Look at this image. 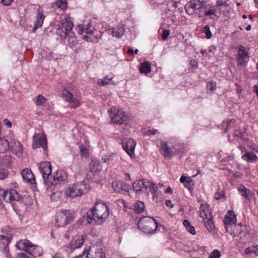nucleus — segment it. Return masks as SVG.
<instances>
[{"instance_id":"obj_1","label":"nucleus","mask_w":258,"mask_h":258,"mask_svg":"<svg viewBox=\"0 0 258 258\" xmlns=\"http://www.w3.org/2000/svg\"><path fill=\"white\" fill-rule=\"evenodd\" d=\"M87 215L89 223H92L94 220L99 224H101L109 215L108 208L102 202H97L94 206L87 212Z\"/></svg>"},{"instance_id":"obj_2","label":"nucleus","mask_w":258,"mask_h":258,"mask_svg":"<svg viewBox=\"0 0 258 258\" xmlns=\"http://www.w3.org/2000/svg\"><path fill=\"white\" fill-rule=\"evenodd\" d=\"M89 185L84 181L76 182L70 185L64 191V195L68 198H76L87 193L89 190Z\"/></svg>"},{"instance_id":"obj_3","label":"nucleus","mask_w":258,"mask_h":258,"mask_svg":"<svg viewBox=\"0 0 258 258\" xmlns=\"http://www.w3.org/2000/svg\"><path fill=\"white\" fill-rule=\"evenodd\" d=\"M17 246L19 249L26 251L35 257L40 256L42 252L40 247L26 239L20 240L17 243Z\"/></svg>"},{"instance_id":"obj_4","label":"nucleus","mask_w":258,"mask_h":258,"mask_svg":"<svg viewBox=\"0 0 258 258\" xmlns=\"http://www.w3.org/2000/svg\"><path fill=\"white\" fill-rule=\"evenodd\" d=\"M138 226L144 232L153 234L156 231L158 224L154 218L144 217L139 220Z\"/></svg>"},{"instance_id":"obj_5","label":"nucleus","mask_w":258,"mask_h":258,"mask_svg":"<svg viewBox=\"0 0 258 258\" xmlns=\"http://www.w3.org/2000/svg\"><path fill=\"white\" fill-rule=\"evenodd\" d=\"M73 24L68 17L62 19L58 25L56 33L61 38H66L67 35H72Z\"/></svg>"},{"instance_id":"obj_6","label":"nucleus","mask_w":258,"mask_h":258,"mask_svg":"<svg viewBox=\"0 0 258 258\" xmlns=\"http://www.w3.org/2000/svg\"><path fill=\"white\" fill-rule=\"evenodd\" d=\"M93 31V27L89 23L86 25L80 24L78 26V33L88 42L93 41L96 39Z\"/></svg>"},{"instance_id":"obj_7","label":"nucleus","mask_w":258,"mask_h":258,"mask_svg":"<svg viewBox=\"0 0 258 258\" xmlns=\"http://www.w3.org/2000/svg\"><path fill=\"white\" fill-rule=\"evenodd\" d=\"M72 219V213L68 210L62 211L57 213L55 216V222L57 227H62L70 223Z\"/></svg>"},{"instance_id":"obj_8","label":"nucleus","mask_w":258,"mask_h":258,"mask_svg":"<svg viewBox=\"0 0 258 258\" xmlns=\"http://www.w3.org/2000/svg\"><path fill=\"white\" fill-rule=\"evenodd\" d=\"M0 199L8 203L14 201H19L20 196L15 189H11L8 191L0 189Z\"/></svg>"},{"instance_id":"obj_9","label":"nucleus","mask_w":258,"mask_h":258,"mask_svg":"<svg viewBox=\"0 0 258 258\" xmlns=\"http://www.w3.org/2000/svg\"><path fill=\"white\" fill-rule=\"evenodd\" d=\"M39 170L42 175L44 183L49 178H51V167L50 163L48 162H43L38 165Z\"/></svg>"},{"instance_id":"obj_10","label":"nucleus","mask_w":258,"mask_h":258,"mask_svg":"<svg viewBox=\"0 0 258 258\" xmlns=\"http://www.w3.org/2000/svg\"><path fill=\"white\" fill-rule=\"evenodd\" d=\"M67 179L66 174L61 170H57L55 175L53 176L51 174V178H49L46 180V185L48 186L51 185H55L58 181H64Z\"/></svg>"},{"instance_id":"obj_11","label":"nucleus","mask_w":258,"mask_h":258,"mask_svg":"<svg viewBox=\"0 0 258 258\" xmlns=\"http://www.w3.org/2000/svg\"><path fill=\"white\" fill-rule=\"evenodd\" d=\"M248 61V55L246 51V48L241 45L238 48L237 53V64L238 66L243 67L246 65Z\"/></svg>"},{"instance_id":"obj_12","label":"nucleus","mask_w":258,"mask_h":258,"mask_svg":"<svg viewBox=\"0 0 258 258\" xmlns=\"http://www.w3.org/2000/svg\"><path fill=\"white\" fill-rule=\"evenodd\" d=\"M203 2L200 0H190L185 6L184 9L187 14L193 15L195 10L202 9Z\"/></svg>"},{"instance_id":"obj_13","label":"nucleus","mask_w":258,"mask_h":258,"mask_svg":"<svg viewBox=\"0 0 258 258\" xmlns=\"http://www.w3.org/2000/svg\"><path fill=\"white\" fill-rule=\"evenodd\" d=\"M32 146L34 149L42 147L45 149L47 147V141L44 135L42 134H35L33 136Z\"/></svg>"},{"instance_id":"obj_14","label":"nucleus","mask_w":258,"mask_h":258,"mask_svg":"<svg viewBox=\"0 0 258 258\" xmlns=\"http://www.w3.org/2000/svg\"><path fill=\"white\" fill-rule=\"evenodd\" d=\"M123 149L131 158L134 157V150L136 145V142L131 139L124 140L122 141Z\"/></svg>"},{"instance_id":"obj_15","label":"nucleus","mask_w":258,"mask_h":258,"mask_svg":"<svg viewBox=\"0 0 258 258\" xmlns=\"http://www.w3.org/2000/svg\"><path fill=\"white\" fill-rule=\"evenodd\" d=\"M236 218L235 215L232 211H228L225 216L224 224L227 232H229L231 227L235 226Z\"/></svg>"},{"instance_id":"obj_16","label":"nucleus","mask_w":258,"mask_h":258,"mask_svg":"<svg viewBox=\"0 0 258 258\" xmlns=\"http://www.w3.org/2000/svg\"><path fill=\"white\" fill-rule=\"evenodd\" d=\"M62 95L63 98L67 101L72 103L71 105V107L76 108L80 105V103L79 100L74 98L73 95L68 90L64 89L62 92Z\"/></svg>"},{"instance_id":"obj_17","label":"nucleus","mask_w":258,"mask_h":258,"mask_svg":"<svg viewBox=\"0 0 258 258\" xmlns=\"http://www.w3.org/2000/svg\"><path fill=\"white\" fill-rule=\"evenodd\" d=\"M127 120V116L123 111L118 110L117 112H115L114 109V123L123 124L125 123Z\"/></svg>"},{"instance_id":"obj_18","label":"nucleus","mask_w":258,"mask_h":258,"mask_svg":"<svg viewBox=\"0 0 258 258\" xmlns=\"http://www.w3.org/2000/svg\"><path fill=\"white\" fill-rule=\"evenodd\" d=\"M90 169L94 175H99L102 169L100 162L97 159H93L89 164Z\"/></svg>"},{"instance_id":"obj_19","label":"nucleus","mask_w":258,"mask_h":258,"mask_svg":"<svg viewBox=\"0 0 258 258\" xmlns=\"http://www.w3.org/2000/svg\"><path fill=\"white\" fill-rule=\"evenodd\" d=\"M238 190L240 194L248 201H250L254 197V194L244 186H240L239 187Z\"/></svg>"},{"instance_id":"obj_20","label":"nucleus","mask_w":258,"mask_h":258,"mask_svg":"<svg viewBox=\"0 0 258 258\" xmlns=\"http://www.w3.org/2000/svg\"><path fill=\"white\" fill-rule=\"evenodd\" d=\"M23 179L31 184L35 183V178L31 171L27 168L23 169L21 172Z\"/></svg>"},{"instance_id":"obj_21","label":"nucleus","mask_w":258,"mask_h":258,"mask_svg":"<svg viewBox=\"0 0 258 258\" xmlns=\"http://www.w3.org/2000/svg\"><path fill=\"white\" fill-rule=\"evenodd\" d=\"M200 217L204 220H206L207 218H212V216L211 212L209 211L208 207L206 205H201L200 210Z\"/></svg>"},{"instance_id":"obj_22","label":"nucleus","mask_w":258,"mask_h":258,"mask_svg":"<svg viewBox=\"0 0 258 258\" xmlns=\"http://www.w3.org/2000/svg\"><path fill=\"white\" fill-rule=\"evenodd\" d=\"M44 19V16H43L42 11L41 10H38L37 12L36 22L34 24V27L33 29V31H35L37 28L42 27Z\"/></svg>"},{"instance_id":"obj_23","label":"nucleus","mask_w":258,"mask_h":258,"mask_svg":"<svg viewBox=\"0 0 258 258\" xmlns=\"http://www.w3.org/2000/svg\"><path fill=\"white\" fill-rule=\"evenodd\" d=\"M74 33L72 35H67L64 38L68 42V45L73 49L76 50L78 48L79 44L76 37L74 36Z\"/></svg>"},{"instance_id":"obj_24","label":"nucleus","mask_w":258,"mask_h":258,"mask_svg":"<svg viewBox=\"0 0 258 258\" xmlns=\"http://www.w3.org/2000/svg\"><path fill=\"white\" fill-rule=\"evenodd\" d=\"M146 181L145 180H138L133 183V187L136 192L144 191L145 190V184Z\"/></svg>"},{"instance_id":"obj_25","label":"nucleus","mask_w":258,"mask_h":258,"mask_svg":"<svg viewBox=\"0 0 258 258\" xmlns=\"http://www.w3.org/2000/svg\"><path fill=\"white\" fill-rule=\"evenodd\" d=\"M242 159L248 162L255 163L258 160V157L252 152H246L242 156Z\"/></svg>"},{"instance_id":"obj_26","label":"nucleus","mask_w":258,"mask_h":258,"mask_svg":"<svg viewBox=\"0 0 258 258\" xmlns=\"http://www.w3.org/2000/svg\"><path fill=\"white\" fill-rule=\"evenodd\" d=\"M10 242L9 238L6 236L0 235V250H4L8 253V245Z\"/></svg>"},{"instance_id":"obj_27","label":"nucleus","mask_w":258,"mask_h":258,"mask_svg":"<svg viewBox=\"0 0 258 258\" xmlns=\"http://www.w3.org/2000/svg\"><path fill=\"white\" fill-rule=\"evenodd\" d=\"M126 185L122 181L118 180L116 181L115 186L114 187V190L116 192L121 193L127 190Z\"/></svg>"},{"instance_id":"obj_28","label":"nucleus","mask_w":258,"mask_h":258,"mask_svg":"<svg viewBox=\"0 0 258 258\" xmlns=\"http://www.w3.org/2000/svg\"><path fill=\"white\" fill-rule=\"evenodd\" d=\"M160 150L162 154L166 157L171 156V150L168 147L166 143L162 142L161 144Z\"/></svg>"},{"instance_id":"obj_29","label":"nucleus","mask_w":258,"mask_h":258,"mask_svg":"<svg viewBox=\"0 0 258 258\" xmlns=\"http://www.w3.org/2000/svg\"><path fill=\"white\" fill-rule=\"evenodd\" d=\"M149 189L150 191L152 194H155L158 190V186L154 183L147 181L145 184V190Z\"/></svg>"},{"instance_id":"obj_30","label":"nucleus","mask_w":258,"mask_h":258,"mask_svg":"<svg viewBox=\"0 0 258 258\" xmlns=\"http://www.w3.org/2000/svg\"><path fill=\"white\" fill-rule=\"evenodd\" d=\"M145 205L143 202L138 201L134 206V210L136 213L139 214L142 213L145 209Z\"/></svg>"},{"instance_id":"obj_31","label":"nucleus","mask_w":258,"mask_h":258,"mask_svg":"<svg viewBox=\"0 0 258 258\" xmlns=\"http://www.w3.org/2000/svg\"><path fill=\"white\" fill-rule=\"evenodd\" d=\"M183 224L188 232L192 235H195L196 234V232L195 228L191 225L190 223L187 220H184L183 221Z\"/></svg>"},{"instance_id":"obj_32","label":"nucleus","mask_w":258,"mask_h":258,"mask_svg":"<svg viewBox=\"0 0 258 258\" xmlns=\"http://www.w3.org/2000/svg\"><path fill=\"white\" fill-rule=\"evenodd\" d=\"M140 71L142 73L148 74L151 72V67L148 62H145L141 64Z\"/></svg>"},{"instance_id":"obj_33","label":"nucleus","mask_w":258,"mask_h":258,"mask_svg":"<svg viewBox=\"0 0 258 258\" xmlns=\"http://www.w3.org/2000/svg\"><path fill=\"white\" fill-rule=\"evenodd\" d=\"M74 247L76 248L80 247L84 241V237L82 235H77L74 238Z\"/></svg>"},{"instance_id":"obj_34","label":"nucleus","mask_w":258,"mask_h":258,"mask_svg":"<svg viewBox=\"0 0 258 258\" xmlns=\"http://www.w3.org/2000/svg\"><path fill=\"white\" fill-rule=\"evenodd\" d=\"M112 79V77L108 78L107 76H106L103 79H98L97 81V84L99 86H104L109 84Z\"/></svg>"},{"instance_id":"obj_35","label":"nucleus","mask_w":258,"mask_h":258,"mask_svg":"<svg viewBox=\"0 0 258 258\" xmlns=\"http://www.w3.org/2000/svg\"><path fill=\"white\" fill-rule=\"evenodd\" d=\"M33 101L37 106L43 105L46 101V99L41 95H39L33 98Z\"/></svg>"},{"instance_id":"obj_36","label":"nucleus","mask_w":258,"mask_h":258,"mask_svg":"<svg viewBox=\"0 0 258 258\" xmlns=\"http://www.w3.org/2000/svg\"><path fill=\"white\" fill-rule=\"evenodd\" d=\"M204 220L205 226L208 231H212L214 229L215 225L213 222L212 218H207L206 220Z\"/></svg>"},{"instance_id":"obj_37","label":"nucleus","mask_w":258,"mask_h":258,"mask_svg":"<svg viewBox=\"0 0 258 258\" xmlns=\"http://www.w3.org/2000/svg\"><path fill=\"white\" fill-rule=\"evenodd\" d=\"M124 32V29L122 25H119L116 28V30L114 31V33L115 34V36L120 38L122 36Z\"/></svg>"},{"instance_id":"obj_38","label":"nucleus","mask_w":258,"mask_h":258,"mask_svg":"<svg viewBox=\"0 0 258 258\" xmlns=\"http://www.w3.org/2000/svg\"><path fill=\"white\" fill-rule=\"evenodd\" d=\"M258 245L256 246H251L247 247L245 250V253L246 254H250L252 253H254L256 254V248H257Z\"/></svg>"},{"instance_id":"obj_39","label":"nucleus","mask_w":258,"mask_h":258,"mask_svg":"<svg viewBox=\"0 0 258 258\" xmlns=\"http://www.w3.org/2000/svg\"><path fill=\"white\" fill-rule=\"evenodd\" d=\"M235 122V120L233 119H229L228 120L224 121L223 122V125L224 126H226V128L225 129V130H228L229 128H231Z\"/></svg>"},{"instance_id":"obj_40","label":"nucleus","mask_w":258,"mask_h":258,"mask_svg":"<svg viewBox=\"0 0 258 258\" xmlns=\"http://www.w3.org/2000/svg\"><path fill=\"white\" fill-rule=\"evenodd\" d=\"M56 5L57 7L61 10H64L67 8V1L66 0H57L56 2Z\"/></svg>"},{"instance_id":"obj_41","label":"nucleus","mask_w":258,"mask_h":258,"mask_svg":"<svg viewBox=\"0 0 258 258\" xmlns=\"http://www.w3.org/2000/svg\"><path fill=\"white\" fill-rule=\"evenodd\" d=\"M194 185L195 181L191 179H188L187 181L184 183L185 187L187 188L189 190H191L192 189Z\"/></svg>"},{"instance_id":"obj_42","label":"nucleus","mask_w":258,"mask_h":258,"mask_svg":"<svg viewBox=\"0 0 258 258\" xmlns=\"http://www.w3.org/2000/svg\"><path fill=\"white\" fill-rule=\"evenodd\" d=\"M95 258H106L105 252L102 249L99 248L96 251Z\"/></svg>"},{"instance_id":"obj_43","label":"nucleus","mask_w":258,"mask_h":258,"mask_svg":"<svg viewBox=\"0 0 258 258\" xmlns=\"http://www.w3.org/2000/svg\"><path fill=\"white\" fill-rule=\"evenodd\" d=\"M207 87L208 90L213 91L216 89V83L213 81L208 82L207 84Z\"/></svg>"},{"instance_id":"obj_44","label":"nucleus","mask_w":258,"mask_h":258,"mask_svg":"<svg viewBox=\"0 0 258 258\" xmlns=\"http://www.w3.org/2000/svg\"><path fill=\"white\" fill-rule=\"evenodd\" d=\"M221 253L220 251L217 250H214L209 255V258H220Z\"/></svg>"},{"instance_id":"obj_45","label":"nucleus","mask_w":258,"mask_h":258,"mask_svg":"<svg viewBox=\"0 0 258 258\" xmlns=\"http://www.w3.org/2000/svg\"><path fill=\"white\" fill-rule=\"evenodd\" d=\"M206 35V38L207 39H210L212 37V33L210 30V27L208 26H206L204 28V30L203 31Z\"/></svg>"},{"instance_id":"obj_46","label":"nucleus","mask_w":258,"mask_h":258,"mask_svg":"<svg viewBox=\"0 0 258 258\" xmlns=\"http://www.w3.org/2000/svg\"><path fill=\"white\" fill-rule=\"evenodd\" d=\"M0 144H2L4 146V149H1L2 151L7 150V147L10 146L9 143L6 140H0Z\"/></svg>"},{"instance_id":"obj_47","label":"nucleus","mask_w":258,"mask_h":258,"mask_svg":"<svg viewBox=\"0 0 258 258\" xmlns=\"http://www.w3.org/2000/svg\"><path fill=\"white\" fill-rule=\"evenodd\" d=\"M90 248V246L85 247L82 254H81V256H84L86 258H88Z\"/></svg>"},{"instance_id":"obj_48","label":"nucleus","mask_w":258,"mask_h":258,"mask_svg":"<svg viewBox=\"0 0 258 258\" xmlns=\"http://www.w3.org/2000/svg\"><path fill=\"white\" fill-rule=\"evenodd\" d=\"M170 34V31L169 30H163L161 35L162 39L165 40L167 39Z\"/></svg>"},{"instance_id":"obj_49","label":"nucleus","mask_w":258,"mask_h":258,"mask_svg":"<svg viewBox=\"0 0 258 258\" xmlns=\"http://www.w3.org/2000/svg\"><path fill=\"white\" fill-rule=\"evenodd\" d=\"M116 204L120 208H125L126 205L125 202L122 200H118L116 201Z\"/></svg>"},{"instance_id":"obj_50","label":"nucleus","mask_w":258,"mask_h":258,"mask_svg":"<svg viewBox=\"0 0 258 258\" xmlns=\"http://www.w3.org/2000/svg\"><path fill=\"white\" fill-rule=\"evenodd\" d=\"M224 197V194L223 191H221V192H217L215 195V198L216 200H219L221 199L222 198H223Z\"/></svg>"},{"instance_id":"obj_51","label":"nucleus","mask_w":258,"mask_h":258,"mask_svg":"<svg viewBox=\"0 0 258 258\" xmlns=\"http://www.w3.org/2000/svg\"><path fill=\"white\" fill-rule=\"evenodd\" d=\"M189 64L190 65L194 68H198V62L197 61L194 59H191L189 61Z\"/></svg>"},{"instance_id":"obj_52","label":"nucleus","mask_w":258,"mask_h":258,"mask_svg":"<svg viewBox=\"0 0 258 258\" xmlns=\"http://www.w3.org/2000/svg\"><path fill=\"white\" fill-rule=\"evenodd\" d=\"M216 5L218 6H225L227 7L228 5L227 4L226 2H222L220 0H217L216 1Z\"/></svg>"},{"instance_id":"obj_53","label":"nucleus","mask_w":258,"mask_h":258,"mask_svg":"<svg viewBox=\"0 0 258 258\" xmlns=\"http://www.w3.org/2000/svg\"><path fill=\"white\" fill-rule=\"evenodd\" d=\"M4 123L8 128H11L12 126V123L8 119H5Z\"/></svg>"},{"instance_id":"obj_54","label":"nucleus","mask_w":258,"mask_h":258,"mask_svg":"<svg viewBox=\"0 0 258 258\" xmlns=\"http://www.w3.org/2000/svg\"><path fill=\"white\" fill-rule=\"evenodd\" d=\"M215 13H216L215 10H209L208 11L206 12V13L205 14V16H210L212 15H215Z\"/></svg>"},{"instance_id":"obj_55","label":"nucleus","mask_w":258,"mask_h":258,"mask_svg":"<svg viewBox=\"0 0 258 258\" xmlns=\"http://www.w3.org/2000/svg\"><path fill=\"white\" fill-rule=\"evenodd\" d=\"M12 1L13 0H1L3 4L7 6L10 5Z\"/></svg>"},{"instance_id":"obj_56","label":"nucleus","mask_w":258,"mask_h":258,"mask_svg":"<svg viewBox=\"0 0 258 258\" xmlns=\"http://www.w3.org/2000/svg\"><path fill=\"white\" fill-rule=\"evenodd\" d=\"M234 135L235 136L242 138L243 136V133L240 130H236L235 131Z\"/></svg>"},{"instance_id":"obj_57","label":"nucleus","mask_w":258,"mask_h":258,"mask_svg":"<svg viewBox=\"0 0 258 258\" xmlns=\"http://www.w3.org/2000/svg\"><path fill=\"white\" fill-rule=\"evenodd\" d=\"M165 204L167 207L170 208H172L173 206V205L171 203V202L170 200H166L165 202Z\"/></svg>"},{"instance_id":"obj_58","label":"nucleus","mask_w":258,"mask_h":258,"mask_svg":"<svg viewBox=\"0 0 258 258\" xmlns=\"http://www.w3.org/2000/svg\"><path fill=\"white\" fill-rule=\"evenodd\" d=\"M6 176L5 172L2 170H0V179H4Z\"/></svg>"},{"instance_id":"obj_59","label":"nucleus","mask_w":258,"mask_h":258,"mask_svg":"<svg viewBox=\"0 0 258 258\" xmlns=\"http://www.w3.org/2000/svg\"><path fill=\"white\" fill-rule=\"evenodd\" d=\"M188 179H187V178L185 176H182L181 177H180V181L181 182V183H183V184L187 181Z\"/></svg>"},{"instance_id":"obj_60","label":"nucleus","mask_w":258,"mask_h":258,"mask_svg":"<svg viewBox=\"0 0 258 258\" xmlns=\"http://www.w3.org/2000/svg\"><path fill=\"white\" fill-rule=\"evenodd\" d=\"M149 135H155L158 133V130H155L154 131L149 130L148 131Z\"/></svg>"},{"instance_id":"obj_61","label":"nucleus","mask_w":258,"mask_h":258,"mask_svg":"<svg viewBox=\"0 0 258 258\" xmlns=\"http://www.w3.org/2000/svg\"><path fill=\"white\" fill-rule=\"evenodd\" d=\"M80 152L82 153V154L84 155L85 154L86 152V148L85 147H80Z\"/></svg>"},{"instance_id":"obj_62","label":"nucleus","mask_w":258,"mask_h":258,"mask_svg":"<svg viewBox=\"0 0 258 258\" xmlns=\"http://www.w3.org/2000/svg\"><path fill=\"white\" fill-rule=\"evenodd\" d=\"M253 91L256 93L258 97V85H256L253 87Z\"/></svg>"},{"instance_id":"obj_63","label":"nucleus","mask_w":258,"mask_h":258,"mask_svg":"<svg viewBox=\"0 0 258 258\" xmlns=\"http://www.w3.org/2000/svg\"><path fill=\"white\" fill-rule=\"evenodd\" d=\"M172 192V189L169 187L167 188V189L165 190V193L166 194H171Z\"/></svg>"},{"instance_id":"obj_64","label":"nucleus","mask_w":258,"mask_h":258,"mask_svg":"<svg viewBox=\"0 0 258 258\" xmlns=\"http://www.w3.org/2000/svg\"><path fill=\"white\" fill-rule=\"evenodd\" d=\"M108 113H110V117L111 118V120H112L113 119L112 108L108 110Z\"/></svg>"}]
</instances>
